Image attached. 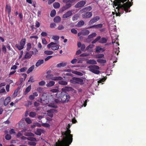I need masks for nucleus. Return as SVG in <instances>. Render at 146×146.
Segmentation results:
<instances>
[{
    "label": "nucleus",
    "mask_w": 146,
    "mask_h": 146,
    "mask_svg": "<svg viewBox=\"0 0 146 146\" xmlns=\"http://www.w3.org/2000/svg\"><path fill=\"white\" fill-rule=\"evenodd\" d=\"M71 125L69 124L66 127V130L61 131L62 137L61 141L58 140V143H56V146H69L72 143L73 140V135L71 134V131L69 129Z\"/></svg>",
    "instance_id": "nucleus-1"
},
{
    "label": "nucleus",
    "mask_w": 146,
    "mask_h": 146,
    "mask_svg": "<svg viewBox=\"0 0 146 146\" xmlns=\"http://www.w3.org/2000/svg\"><path fill=\"white\" fill-rule=\"evenodd\" d=\"M62 2L66 3V5L61 9L60 11L63 12L70 8L72 6V3L69 0H63Z\"/></svg>",
    "instance_id": "nucleus-2"
},
{
    "label": "nucleus",
    "mask_w": 146,
    "mask_h": 146,
    "mask_svg": "<svg viewBox=\"0 0 146 146\" xmlns=\"http://www.w3.org/2000/svg\"><path fill=\"white\" fill-rule=\"evenodd\" d=\"M89 70L92 72L96 74H98L100 71L98 70L99 69V67L95 65H91L88 67Z\"/></svg>",
    "instance_id": "nucleus-3"
},
{
    "label": "nucleus",
    "mask_w": 146,
    "mask_h": 146,
    "mask_svg": "<svg viewBox=\"0 0 146 146\" xmlns=\"http://www.w3.org/2000/svg\"><path fill=\"white\" fill-rule=\"evenodd\" d=\"M26 41V39L25 38H22L19 44H16L15 46L19 50L23 49L25 44Z\"/></svg>",
    "instance_id": "nucleus-4"
},
{
    "label": "nucleus",
    "mask_w": 146,
    "mask_h": 146,
    "mask_svg": "<svg viewBox=\"0 0 146 146\" xmlns=\"http://www.w3.org/2000/svg\"><path fill=\"white\" fill-rule=\"evenodd\" d=\"M70 96L68 94L62 93L61 94V100L62 102H68L70 99Z\"/></svg>",
    "instance_id": "nucleus-5"
},
{
    "label": "nucleus",
    "mask_w": 146,
    "mask_h": 146,
    "mask_svg": "<svg viewBox=\"0 0 146 146\" xmlns=\"http://www.w3.org/2000/svg\"><path fill=\"white\" fill-rule=\"evenodd\" d=\"M70 83L73 84H83V80L81 78L74 77L70 80Z\"/></svg>",
    "instance_id": "nucleus-6"
},
{
    "label": "nucleus",
    "mask_w": 146,
    "mask_h": 146,
    "mask_svg": "<svg viewBox=\"0 0 146 146\" xmlns=\"http://www.w3.org/2000/svg\"><path fill=\"white\" fill-rule=\"evenodd\" d=\"M86 0H81L78 2L75 5V7L76 8H81L84 6L86 4Z\"/></svg>",
    "instance_id": "nucleus-7"
},
{
    "label": "nucleus",
    "mask_w": 146,
    "mask_h": 146,
    "mask_svg": "<svg viewBox=\"0 0 146 146\" xmlns=\"http://www.w3.org/2000/svg\"><path fill=\"white\" fill-rule=\"evenodd\" d=\"M92 16V12H85L82 15V17L84 19L89 18Z\"/></svg>",
    "instance_id": "nucleus-8"
},
{
    "label": "nucleus",
    "mask_w": 146,
    "mask_h": 146,
    "mask_svg": "<svg viewBox=\"0 0 146 146\" xmlns=\"http://www.w3.org/2000/svg\"><path fill=\"white\" fill-rule=\"evenodd\" d=\"M33 53V51H29L27 52L24 57L23 58V59H26L30 58L32 56Z\"/></svg>",
    "instance_id": "nucleus-9"
},
{
    "label": "nucleus",
    "mask_w": 146,
    "mask_h": 146,
    "mask_svg": "<svg viewBox=\"0 0 146 146\" xmlns=\"http://www.w3.org/2000/svg\"><path fill=\"white\" fill-rule=\"evenodd\" d=\"M100 18L98 16H96L92 18L90 21L89 25H91L96 22L100 19Z\"/></svg>",
    "instance_id": "nucleus-10"
},
{
    "label": "nucleus",
    "mask_w": 146,
    "mask_h": 146,
    "mask_svg": "<svg viewBox=\"0 0 146 146\" xmlns=\"http://www.w3.org/2000/svg\"><path fill=\"white\" fill-rule=\"evenodd\" d=\"M72 15V11L70 10L67 11L62 16V18L64 19H66L70 17Z\"/></svg>",
    "instance_id": "nucleus-11"
},
{
    "label": "nucleus",
    "mask_w": 146,
    "mask_h": 146,
    "mask_svg": "<svg viewBox=\"0 0 146 146\" xmlns=\"http://www.w3.org/2000/svg\"><path fill=\"white\" fill-rule=\"evenodd\" d=\"M103 27V24H98L97 25H94L91 26L89 28H94L95 29L100 28Z\"/></svg>",
    "instance_id": "nucleus-12"
},
{
    "label": "nucleus",
    "mask_w": 146,
    "mask_h": 146,
    "mask_svg": "<svg viewBox=\"0 0 146 146\" xmlns=\"http://www.w3.org/2000/svg\"><path fill=\"white\" fill-rule=\"evenodd\" d=\"M44 60L42 59L39 60H38L35 64L36 66L38 67L41 64L44 63Z\"/></svg>",
    "instance_id": "nucleus-13"
},
{
    "label": "nucleus",
    "mask_w": 146,
    "mask_h": 146,
    "mask_svg": "<svg viewBox=\"0 0 146 146\" xmlns=\"http://www.w3.org/2000/svg\"><path fill=\"white\" fill-rule=\"evenodd\" d=\"M67 64L66 62H62L56 65V67L58 68L64 67Z\"/></svg>",
    "instance_id": "nucleus-14"
},
{
    "label": "nucleus",
    "mask_w": 146,
    "mask_h": 146,
    "mask_svg": "<svg viewBox=\"0 0 146 146\" xmlns=\"http://www.w3.org/2000/svg\"><path fill=\"white\" fill-rule=\"evenodd\" d=\"M61 18L59 16H57L54 17V21L56 23H58L61 21Z\"/></svg>",
    "instance_id": "nucleus-15"
},
{
    "label": "nucleus",
    "mask_w": 146,
    "mask_h": 146,
    "mask_svg": "<svg viewBox=\"0 0 146 146\" xmlns=\"http://www.w3.org/2000/svg\"><path fill=\"white\" fill-rule=\"evenodd\" d=\"M84 24V22L83 20L79 21L76 25V26L78 27H80L83 26Z\"/></svg>",
    "instance_id": "nucleus-16"
},
{
    "label": "nucleus",
    "mask_w": 146,
    "mask_h": 146,
    "mask_svg": "<svg viewBox=\"0 0 146 146\" xmlns=\"http://www.w3.org/2000/svg\"><path fill=\"white\" fill-rule=\"evenodd\" d=\"M58 83L60 85L64 86L68 84L67 82L62 80L59 81L58 82Z\"/></svg>",
    "instance_id": "nucleus-17"
},
{
    "label": "nucleus",
    "mask_w": 146,
    "mask_h": 146,
    "mask_svg": "<svg viewBox=\"0 0 146 146\" xmlns=\"http://www.w3.org/2000/svg\"><path fill=\"white\" fill-rule=\"evenodd\" d=\"M86 63L89 64H96L97 62L96 61L94 60H90L86 61Z\"/></svg>",
    "instance_id": "nucleus-18"
},
{
    "label": "nucleus",
    "mask_w": 146,
    "mask_h": 146,
    "mask_svg": "<svg viewBox=\"0 0 146 146\" xmlns=\"http://www.w3.org/2000/svg\"><path fill=\"white\" fill-rule=\"evenodd\" d=\"M82 35L84 36L88 35L89 33V31L87 29H84L82 31Z\"/></svg>",
    "instance_id": "nucleus-19"
},
{
    "label": "nucleus",
    "mask_w": 146,
    "mask_h": 146,
    "mask_svg": "<svg viewBox=\"0 0 146 146\" xmlns=\"http://www.w3.org/2000/svg\"><path fill=\"white\" fill-rule=\"evenodd\" d=\"M107 42V39L104 37H102L101 38H100L99 41V43H106Z\"/></svg>",
    "instance_id": "nucleus-20"
},
{
    "label": "nucleus",
    "mask_w": 146,
    "mask_h": 146,
    "mask_svg": "<svg viewBox=\"0 0 146 146\" xmlns=\"http://www.w3.org/2000/svg\"><path fill=\"white\" fill-rule=\"evenodd\" d=\"M55 84V82L53 81H50L46 84L47 87H51L53 86Z\"/></svg>",
    "instance_id": "nucleus-21"
},
{
    "label": "nucleus",
    "mask_w": 146,
    "mask_h": 146,
    "mask_svg": "<svg viewBox=\"0 0 146 146\" xmlns=\"http://www.w3.org/2000/svg\"><path fill=\"white\" fill-rule=\"evenodd\" d=\"M6 10L7 11L9 15L10 14L11 10V6L10 5H6Z\"/></svg>",
    "instance_id": "nucleus-22"
},
{
    "label": "nucleus",
    "mask_w": 146,
    "mask_h": 146,
    "mask_svg": "<svg viewBox=\"0 0 146 146\" xmlns=\"http://www.w3.org/2000/svg\"><path fill=\"white\" fill-rule=\"evenodd\" d=\"M96 51L97 53H99L100 52H103L104 51V50H103L99 46H97L96 48Z\"/></svg>",
    "instance_id": "nucleus-23"
},
{
    "label": "nucleus",
    "mask_w": 146,
    "mask_h": 146,
    "mask_svg": "<svg viewBox=\"0 0 146 146\" xmlns=\"http://www.w3.org/2000/svg\"><path fill=\"white\" fill-rule=\"evenodd\" d=\"M31 89V85L28 86L26 89L25 92H24V94L26 95L29 92Z\"/></svg>",
    "instance_id": "nucleus-24"
},
{
    "label": "nucleus",
    "mask_w": 146,
    "mask_h": 146,
    "mask_svg": "<svg viewBox=\"0 0 146 146\" xmlns=\"http://www.w3.org/2000/svg\"><path fill=\"white\" fill-rule=\"evenodd\" d=\"M24 134L25 135L27 136L34 137L35 136L34 134L31 132H25Z\"/></svg>",
    "instance_id": "nucleus-25"
},
{
    "label": "nucleus",
    "mask_w": 146,
    "mask_h": 146,
    "mask_svg": "<svg viewBox=\"0 0 146 146\" xmlns=\"http://www.w3.org/2000/svg\"><path fill=\"white\" fill-rule=\"evenodd\" d=\"M53 7L55 9L58 8L60 6V3L58 2H55L53 4Z\"/></svg>",
    "instance_id": "nucleus-26"
},
{
    "label": "nucleus",
    "mask_w": 146,
    "mask_h": 146,
    "mask_svg": "<svg viewBox=\"0 0 146 146\" xmlns=\"http://www.w3.org/2000/svg\"><path fill=\"white\" fill-rule=\"evenodd\" d=\"M63 80L62 77L60 76H56L54 77L53 78V80L55 81L59 80L60 81V80Z\"/></svg>",
    "instance_id": "nucleus-27"
},
{
    "label": "nucleus",
    "mask_w": 146,
    "mask_h": 146,
    "mask_svg": "<svg viewBox=\"0 0 146 146\" xmlns=\"http://www.w3.org/2000/svg\"><path fill=\"white\" fill-rule=\"evenodd\" d=\"M42 130L40 129H37L36 131L35 132V133L38 135H41Z\"/></svg>",
    "instance_id": "nucleus-28"
},
{
    "label": "nucleus",
    "mask_w": 146,
    "mask_h": 146,
    "mask_svg": "<svg viewBox=\"0 0 146 146\" xmlns=\"http://www.w3.org/2000/svg\"><path fill=\"white\" fill-rule=\"evenodd\" d=\"M35 66L34 65H33L31 67H30L27 71V74H28L30 72H32L34 69Z\"/></svg>",
    "instance_id": "nucleus-29"
},
{
    "label": "nucleus",
    "mask_w": 146,
    "mask_h": 146,
    "mask_svg": "<svg viewBox=\"0 0 146 146\" xmlns=\"http://www.w3.org/2000/svg\"><path fill=\"white\" fill-rule=\"evenodd\" d=\"M19 89V87H18L16 90H15L13 94V96L14 98L15 97L17 96V92Z\"/></svg>",
    "instance_id": "nucleus-30"
},
{
    "label": "nucleus",
    "mask_w": 146,
    "mask_h": 146,
    "mask_svg": "<svg viewBox=\"0 0 146 146\" xmlns=\"http://www.w3.org/2000/svg\"><path fill=\"white\" fill-rule=\"evenodd\" d=\"M27 68L26 67H25L23 68H22L20 69L19 70H18V72H25L26 70H27Z\"/></svg>",
    "instance_id": "nucleus-31"
},
{
    "label": "nucleus",
    "mask_w": 146,
    "mask_h": 146,
    "mask_svg": "<svg viewBox=\"0 0 146 146\" xmlns=\"http://www.w3.org/2000/svg\"><path fill=\"white\" fill-rule=\"evenodd\" d=\"M97 35V34L95 33H94L92 34H90L88 36V38H92L95 37Z\"/></svg>",
    "instance_id": "nucleus-32"
},
{
    "label": "nucleus",
    "mask_w": 146,
    "mask_h": 146,
    "mask_svg": "<svg viewBox=\"0 0 146 146\" xmlns=\"http://www.w3.org/2000/svg\"><path fill=\"white\" fill-rule=\"evenodd\" d=\"M100 38H101V37L100 36H98L92 42V44H94L96 43L98 41L99 42Z\"/></svg>",
    "instance_id": "nucleus-33"
},
{
    "label": "nucleus",
    "mask_w": 146,
    "mask_h": 146,
    "mask_svg": "<svg viewBox=\"0 0 146 146\" xmlns=\"http://www.w3.org/2000/svg\"><path fill=\"white\" fill-rule=\"evenodd\" d=\"M36 115V113L35 112H31L29 113V115L30 117H35Z\"/></svg>",
    "instance_id": "nucleus-34"
},
{
    "label": "nucleus",
    "mask_w": 146,
    "mask_h": 146,
    "mask_svg": "<svg viewBox=\"0 0 146 146\" xmlns=\"http://www.w3.org/2000/svg\"><path fill=\"white\" fill-rule=\"evenodd\" d=\"M97 61L98 62L101 63H105L106 62V60L102 59H97Z\"/></svg>",
    "instance_id": "nucleus-35"
},
{
    "label": "nucleus",
    "mask_w": 146,
    "mask_h": 146,
    "mask_svg": "<svg viewBox=\"0 0 146 146\" xmlns=\"http://www.w3.org/2000/svg\"><path fill=\"white\" fill-rule=\"evenodd\" d=\"M46 78L48 79H51L53 80L54 77L52 74H48L46 76Z\"/></svg>",
    "instance_id": "nucleus-36"
},
{
    "label": "nucleus",
    "mask_w": 146,
    "mask_h": 146,
    "mask_svg": "<svg viewBox=\"0 0 146 146\" xmlns=\"http://www.w3.org/2000/svg\"><path fill=\"white\" fill-rule=\"evenodd\" d=\"M53 53V52L49 50H46L44 52V53L47 55H51Z\"/></svg>",
    "instance_id": "nucleus-37"
},
{
    "label": "nucleus",
    "mask_w": 146,
    "mask_h": 146,
    "mask_svg": "<svg viewBox=\"0 0 146 146\" xmlns=\"http://www.w3.org/2000/svg\"><path fill=\"white\" fill-rule=\"evenodd\" d=\"M56 14V11L54 9L52 10L50 13V15L51 17H54Z\"/></svg>",
    "instance_id": "nucleus-38"
},
{
    "label": "nucleus",
    "mask_w": 146,
    "mask_h": 146,
    "mask_svg": "<svg viewBox=\"0 0 146 146\" xmlns=\"http://www.w3.org/2000/svg\"><path fill=\"white\" fill-rule=\"evenodd\" d=\"M27 140L29 141H36V139L35 138L30 137H27Z\"/></svg>",
    "instance_id": "nucleus-39"
},
{
    "label": "nucleus",
    "mask_w": 146,
    "mask_h": 146,
    "mask_svg": "<svg viewBox=\"0 0 146 146\" xmlns=\"http://www.w3.org/2000/svg\"><path fill=\"white\" fill-rule=\"evenodd\" d=\"M94 46V45L93 44H91L88 46L86 48V50L90 51V50Z\"/></svg>",
    "instance_id": "nucleus-40"
},
{
    "label": "nucleus",
    "mask_w": 146,
    "mask_h": 146,
    "mask_svg": "<svg viewBox=\"0 0 146 146\" xmlns=\"http://www.w3.org/2000/svg\"><path fill=\"white\" fill-rule=\"evenodd\" d=\"M59 48V46L58 45H55L52 46L51 47V49L53 50H58Z\"/></svg>",
    "instance_id": "nucleus-41"
},
{
    "label": "nucleus",
    "mask_w": 146,
    "mask_h": 146,
    "mask_svg": "<svg viewBox=\"0 0 146 146\" xmlns=\"http://www.w3.org/2000/svg\"><path fill=\"white\" fill-rule=\"evenodd\" d=\"M25 121L27 123L30 124L31 123L32 121L29 117H27L25 119Z\"/></svg>",
    "instance_id": "nucleus-42"
},
{
    "label": "nucleus",
    "mask_w": 146,
    "mask_h": 146,
    "mask_svg": "<svg viewBox=\"0 0 146 146\" xmlns=\"http://www.w3.org/2000/svg\"><path fill=\"white\" fill-rule=\"evenodd\" d=\"M43 90V88L40 87H38L36 89L37 91L40 93L42 92Z\"/></svg>",
    "instance_id": "nucleus-43"
},
{
    "label": "nucleus",
    "mask_w": 146,
    "mask_h": 146,
    "mask_svg": "<svg viewBox=\"0 0 146 146\" xmlns=\"http://www.w3.org/2000/svg\"><path fill=\"white\" fill-rule=\"evenodd\" d=\"M27 48L26 50L27 51L29 50L31 48V44L30 43H29L27 44Z\"/></svg>",
    "instance_id": "nucleus-44"
},
{
    "label": "nucleus",
    "mask_w": 146,
    "mask_h": 146,
    "mask_svg": "<svg viewBox=\"0 0 146 146\" xmlns=\"http://www.w3.org/2000/svg\"><path fill=\"white\" fill-rule=\"evenodd\" d=\"M11 101V97L9 96L7 97L5 100V102H7V104Z\"/></svg>",
    "instance_id": "nucleus-45"
},
{
    "label": "nucleus",
    "mask_w": 146,
    "mask_h": 146,
    "mask_svg": "<svg viewBox=\"0 0 146 146\" xmlns=\"http://www.w3.org/2000/svg\"><path fill=\"white\" fill-rule=\"evenodd\" d=\"M36 143L34 142H29L28 143V145H32V146H35L36 145Z\"/></svg>",
    "instance_id": "nucleus-46"
},
{
    "label": "nucleus",
    "mask_w": 146,
    "mask_h": 146,
    "mask_svg": "<svg viewBox=\"0 0 146 146\" xmlns=\"http://www.w3.org/2000/svg\"><path fill=\"white\" fill-rule=\"evenodd\" d=\"M72 88L70 87H65L64 88H62V91H66L69 90V89H71Z\"/></svg>",
    "instance_id": "nucleus-47"
},
{
    "label": "nucleus",
    "mask_w": 146,
    "mask_h": 146,
    "mask_svg": "<svg viewBox=\"0 0 146 146\" xmlns=\"http://www.w3.org/2000/svg\"><path fill=\"white\" fill-rule=\"evenodd\" d=\"M2 50L3 52L5 54L6 53V48L4 44L2 45Z\"/></svg>",
    "instance_id": "nucleus-48"
},
{
    "label": "nucleus",
    "mask_w": 146,
    "mask_h": 146,
    "mask_svg": "<svg viewBox=\"0 0 146 146\" xmlns=\"http://www.w3.org/2000/svg\"><path fill=\"white\" fill-rule=\"evenodd\" d=\"M5 138L7 140H9L11 139V137L10 135L7 134L5 135Z\"/></svg>",
    "instance_id": "nucleus-49"
},
{
    "label": "nucleus",
    "mask_w": 146,
    "mask_h": 146,
    "mask_svg": "<svg viewBox=\"0 0 146 146\" xmlns=\"http://www.w3.org/2000/svg\"><path fill=\"white\" fill-rule=\"evenodd\" d=\"M89 55V54L87 53H84L80 54V57H86Z\"/></svg>",
    "instance_id": "nucleus-50"
},
{
    "label": "nucleus",
    "mask_w": 146,
    "mask_h": 146,
    "mask_svg": "<svg viewBox=\"0 0 146 146\" xmlns=\"http://www.w3.org/2000/svg\"><path fill=\"white\" fill-rule=\"evenodd\" d=\"M81 50L82 51H85V48H86L84 44H82L81 46L80 47Z\"/></svg>",
    "instance_id": "nucleus-51"
},
{
    "label": "nucleus",
    "mask_w": 146,
    "mask_h": 146,
    "mask_svg": "<svg viewBox=\"0 0 146 146\" xmlns=\"http://www.w3.org/2000/svg\"><path fill=\"white\" fill-rule=\"evenodd\" d=\"M111 38L112 39V43H115V42L116 40L117 39V38L116 37L115 38H113V36H112V35L111 36Z\"/></svg>",
    "instance_id": "nucleus-52"
},
{
    "label": "nucleus",
    "mask_w": 146,
    "mask_h": 146,
    "mask_svg": "<svg viewBox=\"0 0 146 146\" xmlns=\"http://www.w3.org/2000/svg\"><path fill=\"white\" fill-rule=\"evenodd\" d=\"M59 91V90L57 88V89H52L50 90V91L53 93L58 92Z\"/></svg>",
    "instance_id": "nucleus-53"
},
{
    "label": "nucleus",
    "mask_w": 146,
    "mask_h": 146,
    "mask_svg": "<svg viewBox=\"0 0 146 146\" xmlns=\"http://www.w3.org/2000/svg\"><path fill=\"white\" fill-rule=\"evenodd\" d=\"M71 32L72 33L74 34H76L77 33V31L74 29H72L71 30Z\"/></svg>",
    "instance_id": "nucleus-54"
},
{
    "label": "nucleus",
    "mask_w": 146,
    "mask_h": 146,
    "mask_svg": "<svg viewBox=\"0 0 146 146\" xmlns=\"http://www.w3.org/2000/svg\"><path fill=\"white\" fill-rule=\"evenodd\" d=\"M78 17L77 15H74L72 17V20L73 21H75L77 20Z\"/></svg>",
    "instance_id": "nucleus-55"
},
{
    "label": "nucleus",
    "mask_w": 146,
    "mask_h": 146,
    "mask_svg": "<svg viewBox=\"0 0 146 146\" xmlns=\"http://www.w3.org/2000/svg\"><path fill=\"white\" fill-rule=\"evenodd\" d=\"M52 38L54 40H58L59 38V37L58 36H53L52 37Z\"/></svg>",
    "instance_id": "nucleus-56"
},
{
    "label": "nucleus",
    "mask_w": 146,
    "mask_h": 146,
    "mask_svg": "<svg viewBox=\"0 0 146 146\" xmlns=\"http://www.w3.org/2000/svg\"><path fill=\"white\" fill-rule=\"evenodd\" d=\"M45 84V82L44 81H42L38 83V84L40 86H43Z\"/></svg>",
    "instance_id": "nucleus-57"
},
{
    "label": "nucleus",
    "mask_w": 146,
    "mask_h": 146,
    "mask_svg": "<svg viewBox=\"0 0 146 146\" xmlns=\"http://www.w3.org/2000/svg\"><path fill=\"white\" fill-rule=\"evenodd\" d=\"M106 80V79H105L104 78H102V79L100 80H98V84H99L103 82H104V81H105Z\"/></svg>",
    "instance_id": "nucleus-58"
},
{
    "label": "nucleus",
    "mask_w": 146,
    "mask_h": 146,
    "mask_svg": "<svg viewBox=\"0 0 146 146\" xmlns=\"http://www.w3.org/2000/svg\"><path fill=\"white\" fill-rule=\"evenodd\" d=\"M40 23L38 21H36L35 23V27L36 28H38L40 26Z\"/></svg>",
    "instance_id": "nucleus-59"
},
{
    "label": "nucleus",
    "mask_w": 146,
    "mask_h": 146,
    "mask_svg": "<svg viewBox=\"0 0 146 146\" xmlns=\"http://www.w3.org/2000/svg\"><path fill=\"white\" fill-rule=\"evenodd\" d=\"M47 101V99H46L45 100H42V99L41 98L40 101H39V102H40L41 103H42L43 104H47V103L46 102V103H44V101Z\"/></svg>",
    "instance_id": "nucleus-60"
},
{
    "label": "nucleus",
    "mask_w": 146,
    "mask_h": 146,
    "mask_svg": "<svg viewBox=\"0 0 146 146\" xmlns=\"http://www.w3.org/2000/svg\"><path fill=\"white\" fill-rule=\"evenodd\" d=\"M19 16L20 18V21H22L23 19V15L22 13H19Z\"/></svg>",
    "instance_id": "nucleus-61"
},
{
    "label": "nucleus",
    "mask_w": 146,
    "mask_h": 146,
    "mask_svg": "<svg viewBox=\"0 0 146 146\" xmlns=\"http://www.w3.org/2000/svg\"><path fill=\"white\" fill-rule=\"evenodd\" d=\"M23 133L21 132H19L17 135V137L19 138L23 135Z\"/></svg>",
    "instance_id": "nucleus-62"
},
{
    "label": "nucleus",
    "mask_w": 146,
    "mask_h": 146,
    "mask_svg": "<svg viewBox=\"0 0 146 146\" xmlns=\"http://www.w3.org/2000/svg\"><path fill=\"white\" fill-rule=\"evenodd\" d=\"M86 11H90L92 8L91 6H88L85 7Z\"/></svg>",
    "instance_id": "nucleus-63"
},
{
    "label": "nucleus",
    "mask_w": 146,
    "mask_h": 146,
    "mask_svg": "<svg viewBox=\"0 0 146 146\" xmlns=\"http://www.w3.org/2000/svg\"><path fill=\"white\" fill-rule=\"evenodd\" d=\"M77 61V60L76 58H74L71 61V62L72 64H74L76 63Z\"/></svg>",
    "instance_id": "nucleus-64"
}]
</instances>
